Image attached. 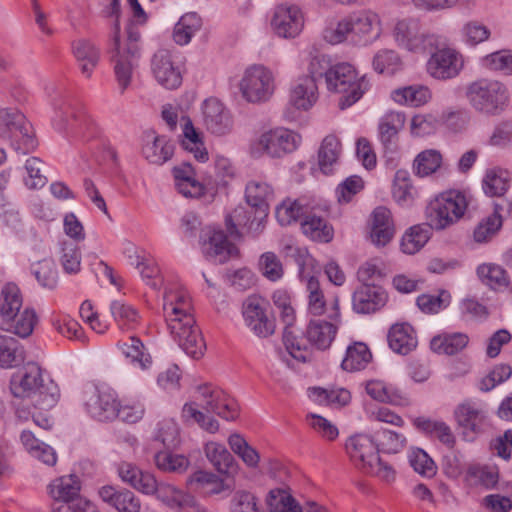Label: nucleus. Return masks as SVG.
I'll return each instance as SVG.
<instances>
[{"label":"nucleus","instance_id":"1","mask_svg":"<svg viewBox=\"0 0 512 512\" xmlns=\"http://www.w3.org/2000/svg\"><path fill=\"white\" fill-rule=\"evenodd\" d=\"M469 204L466 195L457 190L442 193L426 209L427 225H415L401 240V250L409 255L418 252L429 240L431 229L441 230L456 223Z\"/></svg>","mask_w":512,"mask_h":512},{"label":"nucleus","instance_id":"2","mask_svg":"<svg viewBox=\"0 0 512 512\" xmlns=\"http://www.w3.org/2000/svg\"><path fill=\"white\" fill-rule=\"evenodd\" d=\"M103 12L108 17H116L109 37L108 54L114 66L118 86L123 93L131 83L133 70L140 58V31L129 23L125 28V37L121 36L118 17L121 12L120 0H107Z\"/></svg>","mask_w":512,"mask_h":512},{"label":"nucleus","instance_id":"3","mask_svg":"<svg viewBox=\"0 0 512 512\" xmlns=\"http://www.w3.org/2000/svg\"><path fill=\"white\" fill-rule=\"evenodd\" d=\"M191 310V300L186 291L169 289L164 293L163 312L171 336L187 355L199 359L206 345Z\"/></svg>","mask_w":512,"mask_h":512},{"label":"nucleus","instance_id":"4","mask_svg":"<svg viewBox=\"0 0 512 512\" xmlns=\"http://www.w3.org/2000/svg\"><path fill=\"white\" fill-rule=\"evenodd\" d=\"M53 107L55 122L70 142L84 144L99 136L97 123L81 105L61 97L54 100Z\"/></svg>","mask_w":512,"mask_h":512},{"label":"nucleus","instance_id":"5","mask_svg":"<svg viewBox=\"0 0 512 512\" xmlns=\"http://www.w3.org/2000/svg\"><path fill=\"white\" fill-rule=\"evenodd\" d=\"M345 450L354 466L363 473L387 482L394 480L395 471L379 457L373 437L364 434L351 436L346 440Z\"/></svg>","mask_w":512,"mask_h":512},{"label":"nucleus","instance_id":"6","mask_svg":"<svg viewBox=\"0 0 512 512\" xmlns=\"http://www.w3.org/2000/svg\"><path fill=\"white\" fill-rule=\"evenodd\" d=\"M465 97L476 112L485 116L501 114L509 102L507 87L490 78H480L469 83L465 88Z\"/></svg>","mask_w":512,"mask_h":512},{"label":"nucleus","instance_id":"7","mask_svg":"<svg viewBox=\"0 0 512 512\" xmlns=\"http://www.w3.org/2000/svg\"><path fill=\"white\" fill-rule=\"evenodd\" d=\"M330 92L341 94L338 106L344 110L356 103L369 90L370 83L366 75L358 76L349 63H338L327 74L325 81Z\"/></svg>","mask_w":512,"mask_h":512},{"label":"nucleus","instance_id":"8","mask_svg":"<svg viewBox=\"0 0 512 512\" xmlns=\"http://www.w3.org/2000/svg\"><path fill=\"white\" fill-rule=\"evenodd\" d=\"M301 142V136L292 130L279 127L264 132L251 146L254 156L263 153L275 158H280L297 149Z\"/></svg>","mask_w":512,"mask_h":512},{"label":"nucleus","instance_id":"9","mask_svg":"<svg viewBox=\"0 0 512 512\" xmlns=\"http://www.w3.org/2000/svg\"><path fill=\"white\" fill-rule=\"evenodd\" d=\"M246 327L257 337L267 338L275 333L276 322L269 303L259 296H249L242 305Z\"/></svg>","mask_w":512,"mask_h":512},{"label":"nucleus","instance_id":"10","mask_svg":"<svg viewBox=\"0 0 512 512\" xmlns=\"http://www.w3.org/2000/svg\"><path fill=\"white\" fill-rule=\"evenodd\" d=\"M242 97L250 103L267 101L274 91L271 71L262 65L247 68L239 82Z\"/></svg>","mask_w":512,"mask_h":512},{"label":"nucleus","instance_id":"11","mask_svg":"<svg viewBox=\"0 0 512 512\" xmlns=\"http://www.w3.org/2000/svg\"><path fill=\"white\" fill-rule=\"evenodd\" d=\"M393 35L400 46L413 52H424L437 42V37L429 33L415 18L399 20L395 24Z\"/></svg>","mask_w":512,"mask_h":512},{"label":"nucleus","instance_id":"12","mask_svg":"<svg viewBox=\"0 0 512 512\" xmlns=\"http://www.w3.org/2000/svg\"><path fill=\"white\" fill-rule=\"evenodd\" d=\"M87 412L98 421H109L116 417L117 398L107 387L93 386L84 392Z\"/></svg>","mask_w":512,"mask_h":512},{"label":"nucleus","instance_id":"13","mask_svg":"<svg viewBox=\"0 0 512 512\" xmlns=\"http://www.w3.org/2000/svg\"><path fill=\"white\" fill-rule=\"evenodd\" d=\"M426 66L431 77L445 81L460 74L464 67V59L455 49L442 48L431 54Z\"/></svg>","mask_w":512,"mask_h":512},{"label":"nucleus","instance_id":"14","mask_svg":"<svg viewBox=\"0 0 512 512\" xmlns=\"http://www.w3.org/2000/svg\"><path fill=\"white\" fill-rule=\"evenodd\" d=\"M274 33L285 39L297 37L304 27V17L296 5H278L271 19Z\"/></svg>","mask_w":512,"mask_h":512},{"label":"nucleus","instance_id":"15","mask_svg":"<svg viewBox=\"0 0 512 512\" xmlns=\"http://www.w3.org/2000/svg\"><path fill=\"white\" fill-rule=\"evenodd\" d=\"M202 122L206 130L216 136L229 134L233 129L230 111L216 98L203 102Z\"/></svg>","mask_w":512,"mask_h":512},{"label":"nucleus","instance_id":"16","mask_svg":"<svg viewBox=\"0 0 512 512\" xmlns=\"http://www.w3.org/2000/svg\"><path fill=\"white\" fill-rule=\"evenodd\" d=\"M202 397V408L214 413L225 420H234L238 415L237 403L223 390L212 388L208 384L198 387Z\"/></svg>","mask_w":512,"mask_h":512},{"label":"nucleus","instance_id":"17","mask_svg":"<svg viewBox=\"0 0 512 512\" xmlns=\"http://www.w3.org/2000/svg\"><path fill=\"white\" fill-rule=\"evenodd\" d=\"M152 73L157 82L166 89H176L182 83L179 66L172 60L169 50H158L151 60Z\"/></svg>","mask_w":512,"mask_h":512},{"label":"nucleus","instance_id":"18","mask_svg":"<svg viewBox=\"0 0 512 512\" xmlns=\"http://www.w3.org/2000/svg\"><path fill=\"white\" fill-rule=\"evenodd\" d=\"M336 312L331 319L333 322L317 319L311 320L306 329V336L311 345L319 350H326L330 347L338 331L340 322V313L338 311V301L334 303Z\"/></svg>","mask_w":512,"mask_h":512},{"label":"nucleus","instance_id":"19","mask_svg":"<svg viewBox=\"0 0 512 512\" xmlns=\"http://www.w3.org/2000/svg\"><path fill=\"white\" fill-rule=\"evenodd\" d=\"M42 369L34 363H27L10 379V391L14 397L30 398L42 382Z\"/></svg>","mask_w":512,"mask_h":512},{"label":"nucleus","instance_id":"20","mask_svg":"<svg viewBox=\"0 0 512 512\" xmlns=\"http://www.w3.org/2000/svg\"><path fill=\"white\" fill-rule=\"evenodd\" d=\"M387 301L382 287L374 284H362L352 295L353 310L359 314H370L381 309Z\"/></svg>","mask_w":512,"mask_h":512},{"label":"nucleus","instance_id":"21","mask_svg":"<svg viewBox=\"0 0 512 512\" xmlns=\"http://www.w3.org/2000/svg\"><path fill=\"white\" fill-rule=\"evenodd\" d=\"M351 36L365 43L377 39L381 34V20L377 13L362 10L348 15Z\"/></svg>","mask_w":512,"mask_h":512},{"label":"nucleus","instance_id":"22","mask_svg":"<svg viewBox=\"0 0 512 512\" xmlns=\"http://www.w3.org/2000/svg\"><path fill=\"white\" fill-rule=\"evenodd\" d=\"M205 236H207V239L203 236H201V239L203 240V250L206 257L224 263L230 257L237 255L238 249L228 241L223 231L208 228Z\"/></svg>","mask_w":512,"mask_h":512},{"label":"nucleus","instance_id":"23","mask_svg":"<svg viewBox=\"0 0 512 512\" xmlns=\"http://www.w3.org/2000/svg\"><path fill=\"white\" fill-rule=\"evenodd\" d=\"M142 154L151 164L163 165L174 154V144L165 136L156 135L154 131H147L144 135Z\"/></svg>","mask_w":512,"mask_h":512},{"label":"nucleus","instance_id":"24","mask_svg":"<svg viewBox=\"0 0 512 512\" xmlns=\"http://www.w3.org/2000/svg\"><path fill=\"white\" fill-rule=\"evenodd\" d=\"M175 187L186 198H200L205 195L204 184L195 178V171L190 163L183 162L172 169Z\"/></svg>","mask_w":512,"mask_h":512},{"label":"nucleus","instance_id":"25","mask_svg":"<svg viewBox=\"0 0 512 512\" xmlns=\"http://www.w3.org/2000/svg\"><path fill=\"white\" fill-rule=\"evenodd\" d=\"M98 495L103 502L118 512H139L141 509L140 499L127 489L118 490L113 486L106 485L98 490Z\"/></svg>","mask_w":512,"mask_h":512},{"label":"nucleus","instance_id":"26","mask_svg":"<svg viewBox=\"0 0 512 512\" xmlns=\"http://www.w3.org/2000/svg\"><path fill=\"white\" fill-rule=\"evenodd\" d=\"M72 53L82 74L91 77L100 60V48L92 40L80 38L72 42Z\"/></svg>","mask_w":512,"mask_h":512},{"label":"nucleus","instance_id":"27","mask_svg":"<svg viewBox=\"0 0 512 512\" xmlns=\"http://www.w3.org/2000/svg\"><path fill=\"white\" fill-rule=\"evenodd\" d=\"M80 482L77 476H62L48 486L49 494L55 501V504L68 505L76 500L81 499Z\"/></svg>","mask_w":512,"mask_h":512},{"label":"nucleus","instance_id":"28","mask_svg":"<svg viewBox=\"0 0 512 512\" xmlns=\"http://www.w3.org/2000/svg\"><path fill=\"white\" fill-rule=\"evenodd\" d=\"M395 233L392 215L389 209L377 207L372 214L371 241L376 246H385Z\"/></svg>","mask_w":512,"mask_h":512},{"label":"nucleus","instance_id":"29","mask_svg":"<svg viewBox=\"0 0 512 512\" xmlns=\"http://www.w3.org/2000/svg\"><path fill=\"white\" fill-rule=\"evenodd\" d=\"M454 417L457 424L465 432L477 433L484 422L485 414L478 403L472 400H465L455 408Z\"/></svg>","mask_w":512,"mask_h":512},{"label":"nucleus","instance_id":"30","mask_svg":"<svg viewBox=\"0 0 512 512\" xmlns=\"http://www.w3.org/2000/svg\"><path fill=\"white\" fill-rule=\"evenodd\" d=\"M389 347L398 354L407 355L417 346L413 327L408 323L394 324L387 335Z\"/></svg>","mask_w":512,"mask_h":512},{"label":"nucleus","instance_id":"31","mask_svg":"<svg viewBox=\"0 0 512 512\" xmlns=\"http://www.w3.org/2000/svg\"><path fill=\"white\" fill-rule=\"evenodd\" d=\"M405 123V115L400 112L386 114L379 124V138L385 150L393 152L397 147L398 132Z\"/></svg>","mask_w":512,"mask_h":512},{"label":"nucleus","instance_id":"32","mask_svg":"<svg viewBox=\"0 0 512 512\" xmlns=\"http://www.w3.org/2000/svg\"><path fill=\"white\" fill-rule=\"evenodd\" d=\"M22 307V296L16 285L8 284L0 296V327H8L9 318L15 317Z\"/></svg>","mask_w":512,"mask_h":512},{"label":"nucleus","instance_id":"33","mask_svg":"<svg viewBox=\"0 0 512 512\" xmlns=\"http://www.w3.org/2000/svg\"><path fill=\"white\" fill-rule=\"evenodd\" d=\"M118 474L123 482L142 492L152 491L154 487V475L144 472L131 463L119 465Z\"/></svg>","mask_w":512,"mask_h":512},{"label":"nucleus","instance_id":"34","mask_svg":"<svg viewBox=\"0 0 512 512\" xmlns=\"http://www.w3.org/2000/svg\"><path fill=\"white\" fill-rule=\"evenodd\" d=\"M245 197L247 203L256 209V213L267 216L268 201L273 197V189L266 182L254 180L247 184Z\"/></svg>","mask_w":512,"mask_h":512},{"label":"nucleus","instance_id":"35","mask_svg":"<svg viewBox=\"0 0 512 512\" xmlns=\"http://www.w3.org/2000/svg\"><path fill=\"white\" fill-rule=\"evenodd\" d=\"M317 84L311 78H301L291 93L290 101L297 109L311 108L318 98Z\"/></svg>","mask_w":512,"mask_h":512},{"label":"nucleus","instance_id":"36","mask_svg":"<svg viewBox=\"0 0 512 512\" xmlns=\"http://www.w3.org/2000/svg\"><path fill=\"white\" fill-rule=\"evenodd\" d=\"M276 218L282 226H288L304 219L308 214V207L301 199L286 198L276 207Z\"/></svg>","mask_w":512,"mask_h":512},{"label":"nucleus","instance_id":"37","mask_svg":"<svg viewBox=\"0 0 512 512\" xmlns=\"http://www.w3.org/2000/svg\"><path fill=\"white\" fill-rule=\"evenodd\" d=\"M204 451L209 462L219 473L229 474L234 470V458L223 444L208 442Z\"/></svg>","mask_w":512,"mask_h":512},{"label":"nucleus","instance_id":"38","mask_svg":"<svg viewBox=\"0 0 512 512\" xmlns=\"http://www.w3.org/2000/svg\"><path fill=\"white\" fill-rule=\"evenodd\" d=\"M340 150L341 144L335 136L328 135L323 139L318 151V166L323 174L329 175L333 172Z\"/></svg>","mask_w":512,"mask_h":512},{"label":"nucleus","instance_id":"39","mask_svg":"<svg viewBox=\"0 0 512 512\" xmlns=\"http://www.w3.org/2000/svg\"><path fill=\"white\" fill-rule=\"evenodd\" d=\"M25 359L22 345L13 337L0 335V366L12 368L20 365Z\"/></svg>","mask_w":512,"mask_h":512},{"label":"nucleus","instance_id":"40","mask_svg":"<svg viewBox=\"0 0 512 512\" xmlns=\"http://www.w3.org/2000/svg\"><path fill=\"white\" fill-rule=\"evenodd\" d=\"M372 359L368 346L363 342H354L346 349V355L341 367L346 371H358L364 369Z\"/></svg>","mask_w":512,"mask_h":512},{"label":"nucleus","instance_id":"41","mask_svg":"<svg viewBox=\"0 0 512 512\" xmlns=\"http://www.w3.org/2000/svg\"><path fill=\"white\" fill-rule=\"evenodd\" d=\"M144 494L156 495L158 500L174 510H179L181 506H183V503L188 495V493L177 489L171 484L158 482L155 477L152 491L144 492Z\"/></svg>","mask_w":512,"mask_h":512},{"label":"nucleus","instance_id":"42","mask_svg":"<svg viewBox=\"0 0 512 512\" xmlns=\"http://www.w3.org/2000/svg\"><path fill=\"white\" fill-rule=\"evenodd\" d=\"M117 346L122 354L127 359H130L132 364L142 370L147 369L151 365V356L145 353L144 344L138 337L131 336L126 341L118 342Z\"/></svg>","mask_w":512,"mask_h":512},{"label":"nucleus","instance_id":"43","mask_svg":"<svg viewBox=\"0 0 512 512\" xmlns=\"http://www.w3.org/2000/svg\"><path fill=\"white\" fill-rule=\"evenodd\" d=\"M302 232L310 239L318 242H329L333 238V228L316 215L307 214L301 221Z\"/></svg>","mask_w":512,"mask_h":512},{"label":"nucleus","instance_id":"44","mask_svg":"<svg viewBox=\"0 0 512 512\" xmlns=\"http://www.w3.org/2000/svg\"><path fill=\"white\" fill-rule=\"evenodd\" d=\"M391 97L399 104L419 107L430 100L431 92L425 86L414 85L394 90Z\"/></svg>","mask_w":512,"mask_h":512},{"label":"nucleus","instance_id":"45","mask_svg":"<svg viewBox=\"0 0 512 512\" xmlns=\"http://www.w3.org/2000/svg\"><path fill=\"white\" fill-rule=\"evenodd\" d=\"M30 398L36 408L40 410H49L57 404L60 398V390L53 380L47 379L45 381L42 378L41 384L37 387L36 391H34Z\"/></svg>","mask_w":512,"mask_h":512},{"label":"nucleus","instance_id":"46","mask_svg":"<svg viewBox=\"0 0 512 512\" xmlns=\"http://www.w3.org/2000/svg\"><path fill=\"white\" fill-rule=\"evenodd\" d=\"M365 389L372 399L382 403L402 405L405 401V398L398 389L387 385L381 380L368 381L365 385Z\"/></svg>","mask_w":512,"mask_h":512},{"label":"nucleus","instance_id":"47","mask_svg":"<svg viewBox=\"0 0 512 512\" xmlns=\"http://www.w3.org/2000/svg\"><path fill=\"white\" fill-rule=\"evenodd\" d=\"M181 145L192 153L196 160L201 162L208 160V151L202 141L201 133L194 128L190 119H186L184 123Z\"/></svg>","mask_w":512,"mask_h":512},{"label":"nucleus","instance_id":"48","mask_svg":"<svg viewBox=\"0 0 512 512\" xmlns=\"http://www.w3.org/2000/svg\"><path fill=\"white\" fill-rule=\"evenodd\" d=\"M511 174L504 169H491L483 179V190L489 196H502L510 187Z\"/></svg>","mask_w":512,"mask_h":512},{"label":"nucleus","instance_id":"49","mask_svg":"<svg viewBox=\"0 0 512 512\" xmlns=\"http://www.w3.org/2000/svg\"><path fill=\"white\" fill-rule=\"evenodd\" d=\"M468 344V336L462 333H455L445 336L433 337L430 346L438 354L455 355L463 350Z\"/></svg>","mask_w":512,"mask_h":512},{"label":"nucleus","instance_id":"50","mask_svg":"<svg viewBox=\"0 0 512 512\" xmlns=\"http://www.w3.org/2000/svg\"><path fill=\"white\" fill-rule=\"evenodd\" d=\"M31 272L44 289L53 290L58 285V270L52 259L45 258L32 264Z\"/></svg>","mask_w":512,"mask_h":512},{"label":"nucleus","instance_id":"51","mask_svg":"<svg viewBox=\"0 0 512 512\" xmlns=\"http://www.w3.org/2000/svg\"><path fill=\"white\" fill-rule=\"evenodd\" d=\"M373 439L378 451L389 454H396L400 452L404 449L407 443V439L403 434L389 429L375 431Z\"/></svg>","mask_w":512,"mask_h":512},{"label":"nucleus","instance_id":"52","mask_svg":"<svg viewBox=\"0 0 512 512\" xmlns=\"http://www.w3.org/2000/svg\"><path fill=\"white\" fill-rule=\"evenodd\" d=\"M416 190L414 189L410 175L405 170H398L394 176L392 195L394 200L402 206H408L413 202Z\"/></svg>","mask_w":512,"mask_h":512},{"label":"nucleus","instance_id":"53","mask_svg":"<svg viewBox=\"0 0 512 512\" xmlns=\"http://www.w3.org/2000/svg\"><path fill=\"white\" fill-rule=\"evenodd\" d=\"M200 27L201 18L196 13H187L176 23L173 39L179 45H186Z\"/></svg>","mask_w":512,"mask_h":512},{"label":"nucleus","instance_id":"54","mask_svg":"<svg viewBox=\"0 0 512 512\" xmlns=\"http://www.w3.org/2000/svg\"><path fill=\"white\" fill-rule=\"evenodd\" d=\"M9 320L8 327H0V329L11 332L21 338H26L34 329L36 315L33 310L26 308L18 312L15 317H10Z\"/></svg>","mask_w":512,"mask_h":512},{"label":"nucleus","instance_id":"55","mask_svg":"<svg viewBox=\"0 0 512 512\" xmlns=\"http://www.w3.org/2000/svg\"><path fill=\"white\" fill-rule=\"evenodd\" d=\"M154 461L159 470L169 473H183L190 465V461L186 456L170 451L156 453Z\"/></svg>","mask_w":512,"mask_h":512},{"label":"nucleus","instance_id":"56","mask_svg":"<svg viewBox=\"0 0 512 512\" xmlns=\"http://www.w3.org/2000/svg\"><path fill=\"white\" fill-rule=\"evenodd\" d=\"M477 275L481 281L492 289L505 288L508 285L506 271L496 264H482L477 268Z\"/></svg>","mask_w":512,"mask_h":512},{"label":"nucleus","instance_id":"57","mask_svg":"<svg viewBox=\"0 0 512 512\" xmlns=\"http://www.w3.org/2000/svg\"><path fill=\"white\" fill-rule=\"evenodd\" d=\"M188 483L195 485L196 489H200L206 494H218L224 489L223 480L217 475L206 471L195 472L189 477Z\"/></svg>","mask_w":512,"mask_h":512},{"label":"nucleus","instance_id":"58","mask_svg":"<svg viewBox=\"0 0 512 512\" xmlns=\"http://www.w3.org/2000/svg\"><path fill=\"white\" fill-rule=\"evenodd\" d=\"M267 505L270 512H302L294 498L282 489L269 492Z\"/></svg>","mask_w":512,"mask_h":512},{"label":"nucleus","instance_id":"59","mask_svg":"<svg viewBox=\"0 0 512 512\" xmlns=\"http://www.w3.org/2000/svg\"><path fill=\"white\" fill-rule=\"evenodd\" d=\"M442 156L437 150H425L414 160L416 174L424 177L434 173L441 165Z\"/></svg>","mask_w":512,"mask_h":512},{"label":"nucleus","instance_id":"60","mask_svg":"<svg viewBox=\"0 0 512 512\" xmlns=\"http://www.w3.org/2000/svg\"><path fill=\"white\" fill-rule=\"evenodd\" d=\"M409 463L418 474L431 478L437 472L433 459L421 448H414L409 454Z\"/></svg>","mask_w":512,"mask_h":512},{"label":"nucleus","instance_id":"61","mask_svg":"<svg viewBox=\"0 0 512 512\" xmlns=\"http://www.w3.org/2000/svg\"><path fill=\"white\" fill-rule=\"evenodd\" d=\"M283 342L288 353L299 362H307L310 359V350L302 343L293 329H284Z\"/></svg>","mask_w":512,"mask_h":512},{"label":"nucleus","instance_id":"62","mask_svg":"<svg viewBox=\"0 0 512 512\" xmlns=\"http://www.w3.org/2000/svg\"><path fill=\"white\" fill-rule=\"evenodd\" d=\"M231 512H264L259 499L251 492L236 491L231 499Z\"/></svg>","mask_w":512,"mask_h":512},{"label":"nucleus","instance_id":"63","mask_svg":"<svg viewBox=\"0 0 512 512\" xmlns=\"http://www.w3.org/2000/svg\"><path fill=\"white\" fill-rule=\"evenodd\" d=\"M179 427L173 419H164L157 424L155 440L165 447H176L180 441Z\"/></svg>","mask_w":512,"mask_h":512},{"label":"nucleus","instance_id":"64","mask_svg":"<svg viewBox=\"0 0 512 512\" xmlns=\"http://www.w3.org/2000/svg\"><path fill=\"white\" fill-rule=\"evenodd\" d=\"M483 65L494 71H501L506 75L512 74V51L501 50L491 53L483 58Z\"/></svg>","mask_w":512,"mask_h":512}]
</instances>
